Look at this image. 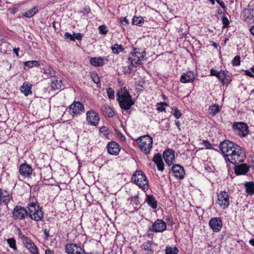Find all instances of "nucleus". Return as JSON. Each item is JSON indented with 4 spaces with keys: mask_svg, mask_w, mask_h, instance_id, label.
Returning a JSON list of instances; mask_svg holds the SVG:
<instances>
[{
    "mask_svg": "<svg viewBox=\"0 0 254 254\" xmlns=\"http://www.w3.org/2000/svg\"><path fill=\"white\" fill-rule=\"evenodd\" d=\"M235 131L241 137H245L249 133L248 125L243 122L235 123L233 125Z\"/></svg>",
    "mask_w": 254,
    "mask_h": 254,
    "instance_id": "nucleus-10",
    "label": "nucleus"
},
{
    "mask_svg": "<svg viewBox=\"0 0 254 254\" xmlns=\"http://www.w3.org/2000/svg\"><path fill=\"white\" fill-rule=\"evenodd\" d=\"M153 161L155 164L160 163L163 161L161 155L159 154H155L153 158Z\"/></svg>",
    "mask_w": 254,
    "mask_h": 254,
    "instance_id": "nucleus-44",
    "label": "nucleus"
},
{
    "mask_svg": "<svg viewBox=\"0 0 254 254\" xmlns=\"http://www.w3.org/2000/svg\"><path fill=\"white\" fill-rule=\"evenodd\" d=\"M209 110L213 115H215L220 111V106L217 104L213 105L210 106Z\"/></svg>",
    "mask_w": 254,
    "mask_h": 254,
    "instance_id": "nucleus-40",
    "label": "nucleus"
},
{
    "mask_svg": "<svg viewBox=\"0 0 254 254\" xmlns=\"http://www.w3.org/2000/svg\"><path fill=\"white\" fill-rule=\"evenodd\" d=\"M173 175L176 178L182 179L185 174V170L182 166L179 164H176L173 166L172 168Z\"/></svg>",
    "mask_w": 254,
    "mask_h": 254,
    "instance_id": "nucleus-19",
    "label": "nucleus"
},
{
    "mask_svg": "<svg viewBox=\"0 0 254 254\" xmlns=\"http://www.w3.org/2000/svg\"><path fill=\"white\" fill-rule=\"evenodd\" d=\"M151 230L154 232L160 233L165 231L167 229L166 222L162 219H158L152 224Z\"/></svg>",
    "mask_w": 254,
    "mask_h": 254,
    "instance_id": "nucleus-15",
    "label": "nucleus"
},
{
    "mask_svg": "<svg viewBox=\"0 0 254 254\" xmlns=\"http://www.w3.org/2000/svg\"><path fill=\"white\" fill-rule=\"evenodd\" d=\"M202 144L207 149H210L212 148L211 144L207 140H203L202 142Z\"/></svg>",
    "mask_w": 254,
    "mask_h": 254,
    "instance_id": "nucleus-50",
    "label": "nucleus"
},
{
    "mask_svg": "<svg viewBox=\"0 0 254 254\" xmlns=\"http://www.w3.org/2000/svg\"><path fill=\"white\" fill-rule=\"evenodd\" d=\"M99 32L102 34H106L107 30L106 27L104 25H102L99 27Z\"/></svg>",
    "mask_w": 254,
    "mask_h": 254,
    "instance_id": "nucleus-47",
    "label": "nucleus"
},
{
    "mask_svg": "<svg viewBox=\"0 0 254 254\" xmlns=\"http://www.w3.org/2000/svg\"><path fill=\"white\" fill-rule=\"evenodd\" d=\"M178 252L176 247H167L165 250L166 254H177Z\"/></svg>",
    "mask_w": 254,
    "mask_h": 254,
    "instance_id": "nucleus-39",
    "label": "nucleus"
},
{
    "mask_svg": "<svg viewBox=\"0 0 254 254\" xmlns=\"http://www.w3.org/2000/svg\"><path fill=\"white\" fill-rule=\"evenodd\" d=\"M244 71L245 72V74L247 76H249L250 77L254 78V75L251 71H250L249 70H245Z\"/></svg>",
    "mask_w": 254,
    "mask_h": 254,
    "instance_id": "nucleus-54",
    "label": "nucleus"
},
{
    "mask_svg": "<svg viewBox=\"0 0 254 254\" xmlns=\"http://www.w3.org/2000/svg\"><path fill=\"white\" fill-rule=\"evenodd\" d=\"M241 16L246 22L250 23H254V8H251L249 5L247 8L243 10Z\"/></svg>",
    "mask_w": 254,
    "mask_h": 254,
    "instance_id": "nucleus-13",
    "label": "nucleus"
},
{
    "mask_svg": "<svg viewBox=\"0 0 254 254\" xmlns=\"http://www.w3.org/2000/svg\"><path fill=\"white\" fill-rule=\"evenodd\" d=\"M27 215L35 221H39L43 219L44 213L42 208L36 202H30L27 206Z\"/></svg>",
    "mask_w": 254,
    "mask_h": 254,
    "instance_id": "nucleus-2",
    "label": "nucleus"
},
{
    "mask_svg": "<svg viewBox=\"0 0 254 254\" xmlns=\"http://www.w3.org/2000/svg\"><path fill=\"white\" fill-rule=\"evenodd\" d=\"M121 21L122 22H123V21H125L127 23H128V20L127 19V18L126 17H122Z\"/></svg>",
    "mask_w": 254,
    "mask_h": 254,
    "instance_id": "nucleus-61",
    "label": "nucleus"
},
{
    "mask_svg": "<svg viewBox=\"0 0 254 254\" xmlns=\"http://www.w3.org/2000/svg\"><path fill=\"white\" fill-rule=\"evenodd\" d=\"M246 192L249 195H254V182H247L245 184Z\"/></svg>",
    "mask_w": 254,
    "mask_h": 254,
    "instance_id": "nucleus-32",
    "label": "nucleus"
},
{
    "mask_svg": "<svg viewBox=\"0 0 254 254\" xmlns=\"http://www.w3.org/2000/svg\"><path fill=\"white\" fill-rule=\"evenodd\" d=\"M217 202L219 207L223 209L227 208L230 205V196L226 191H221L217 195Z\"/></svg>",
    "mask_w": 254,
    "mask_h": 254,
    "instance_id": "nucleus-8",
    "label": "nucleus"
},
{
    "mask_svg": "<svg viewBox=\"0 0 254 254\" xmlns=\"http://www.w3.org/2000/svg\"><path fill=\"white\" fill-rule=\"evenodd\" d=\"M82 36V35L80 33H74L73 34V37L74 38V39H76L78 40H81Z\"/></svg>",
    "mask_w": 254,
    "mask_h": 254,
    "instance_id": "nucleus-53",
    "label": "nucleus"
},
{
    "mask_svg": "<svg viewBox=\"0 0 254 254\" xmlns=\"http://www.w3.org/2000/svg\"><path fill=\"white\" fill-rule=\"evenodd\" d=\"M210 75L215 76L218 77V76H219V74L220 73V71H218L217 70L214 69V68H211L210 71Z\"/></svg>",
    "mask_w": 254,
    "mask_h": 254,
    "instance_id": "nucleus-48",
    "label": "nucleus"
},
{
    "mask_svg": "<svg viewBox=\"0 0 254 254\" xmlns=\"http://www.w3.org/2000/svg\"><path fill=\"white\" fill-rule=\"evenodd\" d=\"M156 165L158 170L161 171H163L164 170V163L163 161L160 163L156 164Z\"/></svg>",
    "mask_w": 254,
    "mask_h": 254,
    "instance_id": "nucleus-52",
    "label": "nucleus"
},
{
    "mask_svg": "<svg viewBox=\"0 0 254 254\" xmlns=\"http://www.w3.org/2000/svg\"><path fill=\"white\" fill-rule=\"evenodd\" d=\"M32 172L31 166L27 163H22L19 167V174L24 178L31 177Z\"/></svg>",
    "mask_w": 254,
    "mask_h": 254,
    "instance_id": "nucleus-17",
    "label": "nucleus"
},
{
    "mask_svg": "<svg viewBox=\"0 0 254 254\" xmlns=\"http://www.w3.org/2000/svg\"><path fill=\"white\" fill-rule=\"evenodd\" d=\"M131 55V57H129L128 60L130 62L131 65L137 66L143 64L142 61L145 60L146 52L145 51L140 52V49L134 48Z\"/></svg>",
    "mask_w": 254,
    "mask_h": 254,
    "instance_id": "nucleus-5",
    "label": "nucleus"
},
{
    "mask_svg": "<svg viewBox=\"0 0 254 254\" xmlns=\"http://www.w3.org/2000/svg\"><path fill=\"white\" fill-rule=\"evenodd\" d=\"M222 85L228 86L231 81V77L227 73V71L220 70V73L217 77Z\"/></svg>",
    "mask_w": 254,
    "mask_h": 254,
    "instance_id": "nucleus-22",
    "label": "nucleus"
},
{
    "mask_svg": "<svg viewBox=\"0 0 254 254\" xmlns=\"http://www.w3.org/2000/svg\"><path fill=\"white\" fill-rule=\"evenodd\" d=\"M237 145L236 143L227 140L221 142L219 145V148L226 158V160L229 158V156L232 153V151H233Z\"/></svg>",
    "mask_w": 254,
    "mask_h": 254,
    "instance_id": "nucleus-7",
    "label": "nucleus"
},
{
    "mask_svg": "<svg viewBox=\"0 0 254 254\" xmlns=\"http://www.w3.org/2000/svg\"><path fill=\"white\" fill-rule=\"evenodd\" d=\"M175 124L177 126V127H178V129L179 130H181V127H180V122L179 121H176L175 122Z\"/></svg>",
    "mask_w": 254,
    "mask_h": 254,
    "instance_id": "nucleus-60",
    "label": "nucleus"
},
{
    "mask_svg": "<svg viewBox=\"0 0 254 254\" xmlns=\"http://www.w3.org/2000/svg\"><path fill=\"white\" fill-rule=\"evenodd\" d=\"M250 31L251 33L254 35V25L250 28Z\"/></svg>",
    "mask_w": 254,
    "mask_h": 254,
    "instance_id": "nucleus-63",
    "label": "nucleus"
},
{
    "mask_svg": "<svg viewBox=\"0 0 254 254\" xmlns=\"http://www.w3.org/2000/svg\"><path fill=\"white\" fill-rule=\"evenodd\" d=\"M99 116L97 113L91 109L86 113V120L92 126H97L99 122Z\"/></svg>",
    "mask_w": 254,
    "mask_h": 254,
    "instance_id": "nucleus-14",
    "label": "nucleus"
},
{
    "mask_svg": "<svg viewBox=\"0 0 254 254\" xmlns=\"http://www.w3.org/2000/svg\"><path fill=\"white\" fill-rule=\"evenodd\" d=\"M145 202L153 209H156L157 207V201L152 194H146Z\"/></svg>",
    "mask_w": 254,
    "mask_h": 254,
    "instance_id": "nucleus-27",
    "label": "nucleus"
},
{
    "mask_svg": "<svg viewBox=\"0 0 254 254\" xmlns=\"http://www.w3.org/2000/svg\"><path fill=\"white\" fill-rule=\"evenodd\" d=\"M90 64L95 67L102 66L105 64L103 58L101 57L91 58Z\"/></svg>",
    "mask_w": 254,
    "mask_h": 254,
    "instance_id": "nucleus-28",
    "label": "nucleus"
},
{
    "mask_svg": "<svg viewBox=\"0 0 254 254\" xmlns=\"http://www.w3.org/2000/svg\"><path fill=\"white\" fill-rule=\"evenodd\" d=\"M19 48H15L13 50L14 53L17 56H18V51H19Z\"/></svg>",
    "mask_w": 254,
    "mask_h": 254,
    "instance_id": "nucleus-58",
    "label": "nucleus"
},
{
    "mask_svg": "<svg viewBox=\"0 0 254 254\" xmlns=\"http://www.w3.org/2000/svg\"><path fill=\"white\" fill-rule=\"evenodd\" d=\"M64 37L66 39H68L70 41H74V38L73 37V35H71V34L66 32L64 34Z\"/></svg>",
    "mask_w": 254,
    "mask_h": 254,
    "instance_id": "nucleus-51",
    "label": "nucleus"
},
{
    "mask_svg": "<svg viewBox=\"0 0 254 254\" xmlns=\"http://www.w3.org/2000/svg\"><path fill=\"white\" fill-rule=\"evenodd\" d=\"M137 144L141 149L147 154L152 147L153 139L148 135L140 136L137 140Z\"/></svg>",
    "mask_w": 254,
    "mask_h": 254,
    "instance_id": "nucleus-6",
    "label": "nucleus"
},
{
    "mask_svg": "<svg viewBox=\"0 0 254 254\" xmlns=\"http://www.w3.org/2000/svg\"><path fill=\"white\" fill-rule=\"evenodd\" d=\"M45 254H53V253L51 250H47L45 251Z\"/></svg>",
    "mask_w": 254,
    "mask_h": 254,
    "instance_id": "nucleus-62",
    "label": "nucleus"
},
{
    "mask_svg": "<svg viewBox=\"0 0 254 254\" xmlns=\"http://www.w3.org/2000/svg\"><path fill=\"white\" fill-rule=\"evenodd\" d=\"M68 109V112L72 117L80 115L84 110V105L79 101H74L69 106Z\"/></svg>",
    "mask_w": 254,
    "mask_h": 254,
    "instance_id": "nucleus-12",
    "label": "nucleus"
},
{
    "mask_svg": "<svg viewBox=\"0 0 254 254\" xmlns=\"http://www.w3.org/2000/svg\"><path fill=\"white\" fill-rule=\"evenodd\" d=\"M38 12V8L37 7H34L33 8L30 9L28 11L23 14V16L26 17L31 18L33 16Z\"/></svg>",
    "mask_w": 254,
    "mask_h": 254,
    "instance_id": "nucleus-34",
    "label": "nucleus"
},
{
    "mask_svg": "<svg viewBox=\"0 0 254 254\" xmlns=\"http://www.w3.org/2000/svg\"><path fill=\"white\" fill-rule=\"evenodd\" d=\"M152 242L148 241L144 242L141 246V251L143 254H153L154 250L152 248Z\"/></svg>",
    "mask_w": 254,
    "mask_h": 254,
    "instance_id": "nucleus-25",
    "label": "nucleus"
},
{
    "mask_svg": "<svg viewBox=\"0 0 254 254\" xmlns=\"http://www.w3.org/2000/svg\"><path fill=\"white\" fill-rule=\"evenodd\" d=\"M42 73L47 77L53 78L55 76V71L50 66H46L42 68Z\"/></svg>",
    "mask_w": 254,
    "mask_h": 254,
    "instance_id": "nucleus-30",
    "label": "nucleus"
},
{
    "mask_svg": "<svg viewBox=\"0 0 254 254\" xmlns=\"http://www.w3.org/2000/svg\"><path fill=\"white\" fill-rule=\"evenodd\" d=\"M174 153V151L171 149L166 150L163 153V158L168 165H172L175 160Z\"/></svg>",
    "mask_w": 254,
    "mask_h": 254,
    "instance_id": "nucleus-23",
    "label": "nucleus"
},
{
    "mask_svg": "<svg viewBox=\"0 0 254 254\" xmlns=\"http://www.w3.org/2000/svg\"><path fill=\"white\" fill-rule=\"evenodd\" d=\"M241 64V58L240 56H236L232 61V64L233 66H239Z\"/></svg>",
    "mask_w": 254,
    "mask_h": 254,
    "instance_id": "nucleus-42",
    "label": "nucleus"
},
{
    "mask_svg": "<svg viewBox=\"0 0 254 254\" xmlns=\"http://www.w3.org/2000/svg\"><path fill=\"white\" fill-rule=\"evenodd\" d=\"M104 112L109 118L113 117L115 115L112 109L109 106H106L105 107Z\"/></svg>",
    "mask_w": 254,
    "mask_h": 254,
    "instance_id": "nucleus-41",
    "label": "nucleus"
},
{
    "mask_svg": "<svg viewBox=\"0 0 254 254\" xmlns=\"http://www.w3.org/2000/svg\"><path fill=\"white\" fill-rule=\"evenodd\" d=\"M11 198V196L7 191L0 189V204L3 202L4 205L6 206Z\"/></svg>",
    "mask_w": 254,
    "mask_h": 254,
    "instance_id": "nucleus-26",
    "label": "nucleus"
},
{
    "mask_svg": "<svg viewBox=\"0 0 254 254\" xmlns=\"http://www.w3.org/2000/svg\"><path fill=\"white\" fill-rule=\"evenodd\" d=\"M168 106V104L166 102L158 103L156 104L157 110L160 112L165 111L166 108Z\"/></svg>",
    "mask_w": 254,
    "mask_h": 254,
    "instance_id": "nucleus-36",
    "label": "nucleus"
},
{
    "mask_svg": "<svg viewBox=\"0 0 254 254\" xmlns=\"http://www.w3.org/2000/svg\"><path fill=\"white\" fill-rule=\"evenodd\" d=\"M64 251L67 254H86L83 248L74 243H68L65 245Z\"/></svg>",
    "mask_w": 254,
    "mask_h": 254,
    "instance_id": "nucleus-11",
    "label": "nucleus"
},
{
    "mask_svg": "<svg viewBox=\"0 0 254 254\" xmlns=\"http://www.w3.org/2000/svg\"><path fill=\"white\" fill-rule=\"evenodd\" d=\"M24 65L32 68L33 67H38L40 65V63L37 61H29L24 63Z\"/></svg>",
    "mask_w": 254,
    "mask_h": 254,
    "instance_id": "nucleus-35",
    "label": "nucleus"
},
{
    "mask_svg": "<svg viewBox=\"0 0 254 254\" xmlns=\"http://www.w3.org/2000/svg\"><path fill=\"white\" fill-rule=\"evenodd\" d=\"M131 181L144 191L148 190L149 188L148 181L142 171H136L132 176Z\"/></svg>",
    "mask_w": 254,
    "mask_h": 254,
    "instance_id": "nucleus-4",
    "label": "nucleus"
},
{
    "mask_svg": "<svg viewBox=\"0 0 254 254\" xmlns=\"http://www.w3.org/2000/svg\"><path fill=\"white\" fill-rule=\"evenodd\" d=\"M107 93L109 99H113L115 97V91L113 89L108 88L107 89Z\"/></svg>",
    "mask_w": 254,
    "mask_h": 254,
    "instance_id": "nucleus-43",
    "label": "nucleus"
},
{
    "mask_svg": "<svg viewBox=\"0 0 254 254\" xmlns=\"http://www.w3.org/2000/svg\"><path fill=\"white\" fill-rule=\"evenodd\" d=\"M21 239L22 240L23 243L25 247L28 249L31 253L34 254L38 253L37 247L30 239L27 237L22 236Z\"/></svg>",
    "mask_w": 254,
    "mask_h": 254,
    "instance_id": "nucleus-18",
    "label": "nucleus"
},
{
    "mask_svg": "<svg viewBox=\"0 0 254 254\" xmlns=\"http://www.w3.org/2000/svg\"><path fill=\"white\" fill-rule=\"evenodd\" d=\"M152 232L153 231L151 230V227L149 228L147 231V235L149 238H152L154 235L152 233Z\"/></svg>",
    "mask_w": 254,
    "mask_h": 254,
    "instance_id": "nucleus-55",
    "label": "nucleus"
},
{
    "mask_svg": "<svg viewBox=\"0 0 254 254\" xmlns=\"http://www.w3.org/2000/svg\"><path fill=\"white\" fill-rule=\"evenodd\" d=\"M117 100L121 109L125 110H128L134 104L131 96L126 87L121 89L117 94Z\"/></svg>",
    "mask_w": 254,
    "mask_h": 254,
    "instance_id": "nucleus-1",
    "label": "nucleus"
},
{
    "mask_svg": "<svg viewBox=\"0 0 254 254\" xmlns=\"http://www.w3.org/2000/svg\"><path fill=\"white\" fill-rule=\"evenodd\" d=\"M7 242L10 248L13 249L14 251L17 250L16 241L13 238L8 239L7 240Z\"/></svg>",
    "mask_w": 254,
    "mask_h": 254,
    "instance_id": "nucleus-37",
    "label": "nucleus"
},
{
    "mask_svg": "<svg viewBox=\"0 0 254 254\" xmlns=\"http://www.w3.org/2000/svg\"><path fill=\"white\" fill-rule=\"evenodd\" d=\"M31 87L32 85L31 84L25 82L21 86L20 90L25 96H28L32 94Z\"/></svg>",
    "mask_w": 254,
    "mask_h": 254,
    "instance_id": "nucleus-29",
    "label": "nucleus"
},
{
    "mask_svg": "<svg viewBox=\"0 0 254 254\" xmlns=\"http://www.w3.org/2000/svg\"><path fill=\"white\" fill-rule=\"evenodd\" d=\"M108 152L113 155H118L120 151V145L115 141H112L108 143L107 145Z\"/></svg>",
    "mask_w": 254,
    "mask_h": 254,
    "instance_id": "nucleus-20",
    "label": "nucleus"
},
{
    "mask_svg": "<svg viewBox=\"0 0 254 254\" xmlns=\"http://www.w3.org/2000/svg\"><path fill=\"white\" fill-rule=\"evenodd\" d=\"M92 78L93 81L95 83H98L100 82V78L97 73L93 74L92 75Z\"/></svg>",
    "mask_w": 254,
    "mask_h": 254,
    "instance_id": "nucleus-49",
    "label": "nucleus"
},
{
    "mask_svg": "<svg viewBox=\"0 0 254 254\" xmlns=\"http://www.w3.org/2000/svg\"><path fill=\"white\" fill-rule=\"evenodd\" d=\"M44 233L45 236H46V239H48V238L50 237L49 231L47 229H45L44 230Z\"/></svg>",
    "mask_w": 254,
    "mask_h": 254,
    "instance_id": "nucleus-57",
    "label": "nucleus"
},
{
    "mask_svg": "<svg viewBox=\"0 0 254 254\" xmlns=\"http://www.w3.org/2000/svg\"><path fill=\"white\" fill-rule=\"evenodd\" d=\"M173 114L176 119H178L181 117L182 113L180 112V111L178 110V109L177 107L173 108Z\"/></svg>",
    "mask_w": 254,
    "mask_h": 254,
    "instance_id": "nucleus-45",
    "label": "nucleus"
},
{
    "mask_svg": "<svg viewBox=\"0 0 254 254\" xmlns=\"http://www.w3.org/2000/svg\"><path fill=\"white\" fill-rule=\"evenodd\" d=\"M27 208L21 205H16L12 211V217L14 220H21L25 219L27 215Z\"/></svg>",
    "mask_w": 254,
    "mask_h": 254,
    "instance_id": "nucleus-9",
    "label": "nucleus"
},
{
    "mask_svg": "<svg viewBox=\"0 0 254 254\" xmlns=\"http://www.w3.org/2000/svg\"><path fill=\"white\" fill-rule=\"evenodd\" d=\"M250 166L247 164H241L236 165L234 170L237 175H246L250 171Z\"/></svg>",
    "mask_w": 254,
    "mask_h": 254,
    "instance_id": "nucleus-21",
    "label": "nucleus"
},
{
    "mask_svg": "<svg viewBox=\"0 0 254 254\" xmlns=\"http://www.w3.org/2000/svg\"><path fill=\"white\" fill-rule=\"evenodd\" d=\"M132 66H133V65H131V64H130V65L127 66V68H128V70H123V71L125 72V73H127V74H130L131 73V72H132Z\"/></svg>",
    "mask_w": 254,
    "mask_h": 254,
    "instance_id": "nucleus-56",
    "label": "nucleus"
},
{
    "mask_svg": "<svg viewBox=\"0 0 254 254\" xmlns=\"http://www.w3.org/2000/svg\"><path fill=\"white\" fill-rule=\"evenodd\" d=\"M219 4L220 5V6L223 8H225L226 6H225V3L223 1H221L219 3Z\"/></svg>",
    "mask_w": 254,
    "mask_h": 254,
    "instance_id": "nucleus-59",
    "label": "nucleus"
},
{
    "mask_svg": "<svg viewBox=\"0 0 254 254\" xmlns=\"http://www.w3.org/2000/svg\"><path fill=\"white\" fill-rule=\"evenodd\" d=\"M222 23H223V28H226L228 26L229 24V20L228 18L226 16H222Z\"/></svg>",
    "mask_w": 254,
    "mask_h": 254,
    "instance_id": "nucleus-46",
    "label": "nucleus"
},
{
    "mask_svg": "<svg viewBox=\"0 0 254 254\" xmlns=\"http://www.w3.org/2000/svg\"><path fill=\"white\" fill-rule=\"evenodd\" d=\"M112 52L114 54H119L120 52H123L124 49L121 45L115 44L111 47Z\"/></svg>",
    "mask_w": 254,
    "mask_h": 254,
    "instance_id": "nucleus-33",
    "label": "nucleus"
},
{
    "mask_svg": "<svg viewBox=\"0 0 254 254\" xmlns=\"http://www.w3.org/2000/svg\"><path fill=\"white\" fill-rule=\"evenodd\" d=\"M62 82L61 80H58L56 76H54L52 79L51 87L55 90L60 89L62 87Z\"/></svg>",
    "mask_w": 254,
    "mask_h": 254,
    "instance_id": "nucleus-31",
    "label": "nucleus"
},
{
    "mask_svg": "<svg viewBox=\"0 0 254 254\" xmlns=\"http://www.w3.org/2000/svg\"><path fill=\"white\" fill-rule=\"evenodd\" d=\"M195 80V75L193 72L188 71L181 76L180 81L182 83L192 82Z\"/></svg>",
    "mask_w": 254,
    "mask_h": 254,
    "instance_id": "nucleus-24",
    "label": "nucleus"
},
{
    "mask_svg": "<svg viewBox=\"0 0 254 254\" xmlns=\"http://www.w3.org/2000/svg\"><path fill=\"white\" fill-rule=\"evenodd\" d=\"M227 161H229L232 164H239L244 161L246 158V155L245 150L239 145L237 144Z\"/></svg>",
    "mask_w": 254,
    "mask_h": 254,
    "instance_id": "nucleus-3",
    "label": "nucleus"
},
{
    "mask_svg": "<svg viewBox=\"0 0 254 254\" xmlns=\"http://www.w3.org/2000/svg\"><path fill=\"white\" fill-rule=\"evenodd\" d=\"M132 23L136 25L141 26L143 23V18L140 16H134L132 19Z\"/></svg>",
    "mask_w": 254,
    "mask_h": 254,
    "instance_id": "nucleus-38",
    "label": "nucleus"
},
{
    "mask_svg": "<svg viewBox=\"0 0 254 254\" xmlns=\"http://www.w3.org/2000/svg\"><path fill=\"white\" fill-rule=\"evenodd\" d=\"M209 225L213 232H219L222 228V221L220 217L212 218L209 220Z\"/></svg>",
    "mask_w": 254,
    "mask_h": 254,
    "instance_id": "nucleus-16",
    "label": "nucleus"
},
{
    "mask_svg": "<svg viewBox=\"0 0 254 254\" xmlns=\"http://www.w3.org/2000/svg\"><path fill=\"white\" fill-rule=\"evenodd\" d=\"M250 244L254 247V239H252L250 240Z\"/></svg>",
    "mask_w": 254,
    "mask_h": 254,
    "instance_id": "nucleus-64",
    "label": "nucleus"
}]
</instances>
